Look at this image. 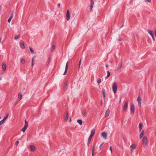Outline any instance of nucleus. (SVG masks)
<instances>
[{"instance_id": "nucleus-19", "label": "nucleus", "mask_w": 156, "mask_h": 156, "mask_svg": "<svg viewBox=\"0 0 156 156\" xmlns=\"http://www.w3.org/2000/svg\"><path fill=\"white\" fill-rule=\"evenodd\" d=\"M92 137L89 136L88 140V142H87V146H88L89 145V144L90 143L91 139Z\"/></svg>"}, {"instance_id": "nucleus-41", "label": "nucleus", "mask_w": 156, "mask_h": 156, "mask_svg": "<svg viewBox=\"0 0 156 156\" xmlns=\"http://www.w3.org/2000/svg\"><path fill=\"white\" fill-rule=\"evenodd\" d=\"M19 142L18 141H16V143H15V144H16V146H17L18 144H19Z\"/></svg>"}, {"instance_id": "nucleus-29", "label": "nucleus", "mask_w": 156, "mask_h": 156, "mask_svg": "<svg viewBox=\"0 0 156 156\" xmlns=\"http://www.w3.org/2000/svg\"><path fill=\"white\" fill-rule=\"evenodd\" d=\"M55 45H53L51 47V52H53L55 50Z\"/></svg>"}, {"instance_id": "nucleus-27", "label": "nucleus", "mask_w": 156, "mask_h": 156, "mask_svg": "<svg viewBox=\"0 0 156 156\" xmlns=\"http://www.w3.org/2000/svg\"><path fill=\"white\" fill-rule=\"evenodd\" d=\"M142 128V125L141 123H140L139 125V129L140 131Z\"/></svg>"}, {"instance_id": "nucleus-50", "label": "nucleus", "mask_w": 156, "mask_h": 156, "mask_svg": "<svg viewBox=\"0 0 156 156\" xmlns=\"http://www.w3.org/2000/svg\"><path fill=\"white\" fill-rule=\"evenodd\" d=\"M103 97H104V98H105V95H103Z\"/></svg>"}, {"instance_id": "nucleus-1", "label": "nucleus", "mask_w": 156, "mask_h": 156, "mask_svg": "<svg viewBox=\"0 0 156 156\" xmlns=\"http://www.w3.org/2000/svg\"><path fill=\"white\" fill-rule=\"evenodd\" d=\"M147 138L146 136H144L142 139L143 144L144 147L146 146L147 143Z\"/></svg>"}, {"instance_id": "nucleus-16", "label": "nucleus", "mask_w": 156, "mask_h": 156, "mask_svg": "<svg viewBox=\"0 0 156 156\" xmlns=\"http://www.w3.org/2000/svg\"><path fill=\"white\" fill-rule=\"evenodd\" d=\"M20 46L22 48L24 49L25 48V45L23 41H21L20 44Z\"/></svg>"}, {"instance_id": "nucleus-12", "label": "nucleus", "mask_w": 156, "mask_h": 156, "mask_svg": "<svg viewBox=\"0 0 156 156\" xmlns=\"http://www.w3.org/2000/svg\"><path fill=\"white\" fill-rule=\"evenodd\" d=\"M68 68V62H67L66 64V66L65 70V71L63 74L64 75H65L67 73Z\"/></svg>"}, {"instance_id": "nucleus-42", "label": "nucleus", "mask_w": 156, "mask_h": 156, "mask_svg": "<svg viewBox=\"0 0 156 156\" xmlns=\"http://www.w3.org/2000/svg\"><path fill=\"white\" fill-rule=\"evenodd\" d=\"M93 8V6L90 5V11L92 10V8Z\"/></svg>"}, {"instance_id": "nucleus-45", "label": "nucleus", "mask_w": 156, "mask_h": 156, "mask_svg": "<svg viewBox=\"0 0 156 156\" xmlns=\"http://www.w3.org/2000/svg\"><path fill=\"white\" fill-rule=\"evenodd\" d=\"M146 2H151V0H146Z\"/></svg>"}, {"instance_id": "nucleus-20", "label": "nucleus", "mask_w": 156, "mask_h": 156, "mask_svg": "<svg viewBox=\"0 0 156 156\" xmlns=\"http://www.w3.org/2000/svg\"><path fill=\"white\" fill-rule=\"evenodd\" d=\"M22 95L20 93L18 95V100L17 101H20L21 100V99H22Z\"/></svg>"}, {"instance_id": "nucleus-51", "label": "nucleus", "mask_w": 156, "mask_h": 156, "mask_svg": "<svg viewBox=\"0 0 156 156\" xmlns=\"http://www.w3.org/2000/svg\"><path fill=\"white\" fill-rule=\"evenodd\" d=\"M2 78L1 77H0V81L1 80Z\"/></svg>"}, {"instance_id": "nucleus-7", "label": "nucleus", "mask_w": 156, "mask_h": 156, "mask_svg": "<svg viewBox=\"0 0 156 156\" xmlns=\"http://www.w3.org/2000/svg\"><path fill=\"white\" fill-rule=\"evenodd\" d=\"M8 114H7L6 116L4 117L3 119L1 120L0 122V125H2L4 122L5 121V120L7 119L8 117Z\"/></svg>"}, {"instance_id": "nucleus-9", "label": "nucleus", "mask_w": 156, "mask_h": 156, "mask_svg": "<svg viewBox=\"0 0 156 156\" xmlns=\"http://www.w3.org/2000/svg\"><path fill=\"white\" fill-rule=\"evenodd\" d=\"M136 146L134 144H133L130 146V148L131 149V151H132L133 149L136 148Z\"/></svg>"}, {"instance_id": "nucleus-55", "label": "nucleus", "mask_w": 156, "mask_h": 156, "mask_svg": "<svg viewBox=\"0 0 156 156\" xmlns=\"http://www.w3.org/2000/svg\"><path fill=\"white\" fill-rule=\"evenodd\" d=\"M92 156H94V155H92Z\"/></svg>"}, {"instance_id": "nucleus-31", "label": "nucleus", "mask_w": 156, "mask_h": 156, "mask_svg": "<svg viewBox=\"0 0 156 156\" xmlns=\"http://www.w3.org/2000/svg\"><path fill=\"white\" fill-rule=\"evenodd\" d=\"M29 48L32 54H33L34 53V51L32 48L30 47H29Z\"/></svg>"}, {"instance_id": "nucleus-37", "label": "nucleus", "mask_w": 156, "mask_h": 156, "mask_svg": "<svg viewBox=\"0 0 156 156\" xmlns=\"http://www.w3.org/2000/svg\"><path fill=\"white\" fill-rule=\"evenodd\" d=\"M122 66V63H121L120 65H119V66H118L119 67H118V69H121V68Z\"/></svg>"}, {"instance_id": "nucleus-33", "label": "nucleus", "mask_w": 156, "mask_h": 156, "mask_svg": "<svg viewBox=\"0 0 156 156\" xmlns=\"http://www.w3.org/2000/svg\"><path fill=\"white\" fill-rule=\"evenodd\" d=\"M34 58H33L32 59V63H31V66H33L34 65Z\"/></svg>"}, {"instance_id": "nucleus-26", "label": "nucleus", "mask_w": 156, "mask_h": 156, "mask_svg": "<svg viewBox=\"0 0 156 156\" xmlns=\"http://www.w3.org/2000/svg\"><path fill=\"white\" fill-rule=\"evenodd\" d=\"M144 130H143L142 132L140 134V139H141L142 137L144 135Z\"/></svg>"}, {"instance_id": "nucleus-25", "label": "nucleus", "mask_w": 156, "mask_h": 156, "mask_svg": "<svg viewBox=\"0 0 156 156\" xmlns=\"http://www.w3.org/2000/svg\"><path fill=\"white\" fill-rule=\"evenodd\" d=\"M148 33L150 34V35L151 36L154 35L152 33V31L151 30H148Z\"/></svg>"}, {"instance_id": "nucleus-17", "label": "nucleus", "mask_w": 156, "mask_h": 156, "mask_svg": "<svg viewBox=\"0 0 156 156\" xmlns=\"http://www.w3.org/2000/svg\"><path fill=\"white\" fill-rule=\"evenodd\" d=\"M31 150L32 151H34L35 149V147L33 145H31L30 146Z\"/></svg>"}, {"instance_id": "nucleus-49", "label": "nucleus", "mask_w": 156, "mask_h": 156, "mask_svg": "<svg viewBox=\"0 0 156 156\" xmlns=\"http://www.w3.org/2000/svg\"><path fill=\"white\" fill-rule=\"evenodd\" d=\"M106 67L107 68L108 67V65H107V64L106 65Z\"/></svg>"}, {"instance_id": "nucleus-5", "label": "nucleus", "mask_w": 156, "mask_h": 156, "mask_svg": "<svg viewBox=\"0 0 156 156\" xmlns=\"http://www.w3.org/2000/svg\"><path fill=\"white\" fill-rule=\"evenodd\" d=\"M135 108L134 104H132L130 106V111L132 114H133L134 112Z\"/></svg>"}, {"instance_id": "nucleus-28", "label": "nucleus", "mask_w": 156, "mask_h": 156, "mask_svg": "<svg viewBox=\"0 0 156 156\" xmlns=\"http://www.w3.org/2000/svg\"><path fill=\"white\" fill-rule=\"evenodd\" d=\"M20 35H16L15 36L14 39L15 40H17L20 37Z\"/></svg>"}, {"instance_id": "nucleus-4", "label": "nucleus", "mask_w": 156, "mask_h": 156, "mask_svg": "<svg viewBox=\"0 0 156 156\" xmlns=\"http://www.w3.org/2000/svg\"><path fill=\"white\" fill-rule=\"evenodd\" d=\"M25 124L24 127L22 129V131L23 132H25L26 130L28 127V122L26 120H25Z\"/></svg>"}, {"instance_id": "nucleus-6", "label": "nucleus", "mask_w": 156, "mask_h": 156, "mask_svg": "<svg viewBox=\"0 0 156 156\" xmlns=\"http://www.w3.org/2000/svg\"><path fill=\"white\" fill-rule=\"evenodd\" d=\"M70 11L69 9H68L67 11L66 14V20L67 21H69L70 18V14L69 13Z\"/></svg>"}, {"instance_id": "nucleus-14", "label": "nucleus", "mask_w": 156, "mask_h": 156, "mask_svg": "<svg viewBox=\"0 0 156 156\" xmlns=\"http://www.w3.org/2000/svg\"><path fill=\"white\" fill-rule=\"evenodd\" d=\"M110 114V110L109 109H108L105 112V117H108L109 115Z\"/></svg>"}, {"instance_id": "nucleus-54", "label": "nucleus", "mask_w": 156, "mask_h": 156, "mask_svg": "<svg viewBox=\"0 0 156 156\" xmlns=\"http://www.w3.org/2000/svg\"><path fill=\"white\" fill-rule=\"evenodd\" d=\"M23 137V136H22V137L21 138H22Z\"/></svg>"}, {"instance_id": "nucleus-23", "label": "nucleus", "mask_w": 156, "mask_h": 156, "mask_svg": "<svg viewBox=\"0 0 156 156\" xmlns=\"http://www.w3.org/2000/svg\"><path fill=\"white\" fill-rule=\"evenodd\" d=\"M95 146L94 145L93 146V147H92V155H94V152L95 151Z\"/></svg>"}, {"instance_id": "nucleus-32", "label": "nucleus", "mask_w": 156, "mask_h": 156, "mask_svg": "<svg viewBox=\"0 0 156 156\" xmlns=\"http://www.w3.org/2000/svg\"><path fill=\"white\" fill-rule=\"evenodd\" d=\"M91 3L90 5L93 6L94 4V2L93 1V0H90Z\"/></svg>"}, {"instance_id": "nucleus-38", "label": "nucleus", "mask_w": 156, "mask_h": 156, "mask_svg": "<svg viewBox=\"0 0 156 156\" xmlns=\"http://www.w3.org/2000/svg\"><path fill=\"white\" fill-rule=\"evenodd\" d=\"M21 62L23 64H24L25 63V61L24 59H23L21 60Z\"/></svg>"}, {"instance_id": "nucleus-8", "label": "nucleus", "mask_w": 156, "mask_h": 156, "mask_svg": "<svg viewBox=\"0 0 156 156\" xmlns=\"http://www.w3.org/2000/svg\"><path fill=\"white\" fill-rule=\"evenodd\" d=\"M137 101H138V105L140 107L141 106V98L140 97V96H139V97L138 98Z\"/></svg>"}, {"instance_id": "nucleus-22", "label": "nucleus", "mask_w": 156, "mask_h": 156, "mask_svg": "<svg viewBox=\"0 0 156 156\" xmlns=\"http://www.w3.org/2000/svg\"><path fill=\"white\" fill-rule=\"evenodd\" d=\"M2 68L4 71H5L6 68V65L4 63L2 65Z\"/></svg>"}, {"instance_id": "nucleus-40", "label": "nucleus", "mask_w": 156, "mask_h": 156, "mask_svg": "<svg viewBox=\"0 0 156 156\" xmlns=\"http://www.w3.org/2000/svg\"><path fill=\"white\" fill-rule=\"evenodd\" d=\"M104 143H103L102 144H101L100 145V146H99V149L100 150L101 148V147H102V145H103V144Z\"/></svg>"}, {"instance_id": "nucleus-10", "label": "nucleus", "mask_w": 156, "mask_h": 156, "mask_svg": "<svg viewBox=\"0 0 156 156\" xmlns=\"http://www.w3.org/2000/svg\"><path fill=\"white\" fill-rule=\"evenodd\" d=\"M68 117H69L68 112L67 111H66V115L64 118V121L65 122H66L67 120L68 119Z\"/></svg>"}, {"instance_id": "nucleus-30", "label": "nucleus", "mask_w": 156, "mask_h": 156, "mask_svg": "<svg viewBox=\"0 0 156 156\" xmlns=\"http://www.w3.org/2000/svg\"><path fill=\"white\" fill-rule=\"evenodd\" d=\"M77 122L80 125H81L82 124V121L81 119L77 120Z\"/></svg>"}, {"instance_id": "nucleus-39", "label": "nucleus", "mask_w": 156, "mask_h": 156, "mask_svg": "<svg viewBox=\"0 0 156 156\" xmlns=\"http://www.w3.org/2000/svg\"><path fill=\"white\" fill-rule=\"evenodd\" d=\"M122 38L121 37H119L118 39V41H122Z\"/></svg>"}, {"instance_id": "nucleus-36", "label": "nucleus", "mask_w": 156, "mask_h": 156, "mask_svg": "<svg viewBox=\"0 0 156 156\" xmlns=\"http://www.w3.org/2000/svg\"><path fill=\"white\" fill-rule=\"evenodd\" d=\"M81 59H80L79 61V67H78L79 69H80V66L81 63Z\"/></svg>"}, {"instance_id": "nucleus-11", "label": "nucleus", "mask_w": 156, "mask_h": 156, "mask_svg": "<svg viewBox=\"0 0 156 156\" xmlns=\"http://www.w3.org/2000/svg\"><path fill=\"white\" fill-rule=\"evenodd\" d=\"M101 136L105 138H106L107 136V134L105 132H102L101 134Z\"/></svg>"}, {"instance_id": "nucleus-52", "label": "nucleus", "mask_w": 156, "mask_h": 156, "mask_svg": "<svg viewBox=\"0 0 156 156\" xmlns=\"http://www.w3.org/2000/svg\"><path fill=\"white\" fill-rule=\"evenodd\" d=\"M123 25H122V27H123Z\"/></svg>"}, {"instance_id": "nucleus-21", "label": "nucleus", "mask_w": 156, "mask_h": 156, "mask_svg": "<svg viewBox=\"0 0 156 156\" xmlns=\"http://www.w3.org/2000/svg\"><path fill=\"white\" fill-rule=\"evenodd\" d=\"M107 75L105 77V79H107L108 77H109L111 75V73L109 71H107Z\"/></svg>"}, {"instance_id": "nucleus-48", "label": "nucleus", "mask_w": 156, "mask_h": 156, "mask_svg": "<svg viewBox=\"0 0 156 156\" xmlns=\"http://www.w3.org/2000/svg\"><path fill=\"white\" fill-rule=\"evenodd\" d=\"M154 33H155V37H156V29H155L154 31Z\"/></svg>"}, {"instance_id": "nucleus-44", "label": "nucleus", "mask_w": 156, "mask_h": 156, "mask_svg": "<svg viewBox=\"0 0 156 156\" xmlns=\"http://www.w3.org/2000/svg\"><path fill=\"white\" fill-rule=\"evenodd\" d=\"M102 92H103V95H105V89H103L102 90Z\"/></svg>"}, {"instance_id": "nucleus-2", "label": "nucleus", "mask_w": 156, "mask_h": 156, "mask_svg": "<svg viewBox=\"0 0 156 156\" xmlns=\"http://www.w3.org/2000/svg\"><path fill=\"white\" fill-rule=\"evenodd\" d=\"M117 87L115 82H114L112 85V90L114 94H115L117 92Z\"/></svg>"}, {"instance_id": "nucleus-3", "label": "nucleus", "mask_w": 156, "mask_h": 156, "mask_svg": "<svg viewBox=\"0 0 156 156\" xmlns=\"http://www.w3.org/2000/svg\"><path fill=\"white\" fill-rule=\"evenodd\" d=\"M128 101H126L125 102L124 105L123 106L122 110L123 111L125 112V111L126 109H127V108H128Z\"/></svg>"}, {"instance_id": "nucleus-24", "label": "nucleus", "mask_w": 156, "mask_h": 156, "mask_svg": "<svg viewBox=\"0 0 156 156\" xmlns=\"http://www.w3.org/2000/svg\"><path fill=\"white\" fill-rule=\"evenodd\" d=\"M67 83H68V81H66L65 82L63 85V88L64 89H65L66 87L67 86Z\"/></svg>"}, {"instance_id": "nucleus-53", "label": "nucleus", "mask_w": 156, "mask_h": 156, "mask_svg": "<svg viewBox=\"0 0 156 156\" xmlns=\"http://www.w3.org/2000/svg\"><path fill=\"white\" fill-rule=\"evenodd\" d=\"M70 121H71V119L70 117Z\"/></svg>"}, {"instance_id": "nucleus-18", "label": "nucleus", "mask_w": 156, "mask_h": 156, "mask_svg": "<svg viewBox=\"0 0 156 156\" xmlns=\"http://www.w3.org/2000/svg\"><path fill=\"white\" fill-rule=\"evenodd\" d=\"M82 115L84 117H85L87 116V112L85 110H83L82 111Z\"/></svg>"}, {"instance_id": "nucleus-47", "label": "nucleus", "mask_w": 156, "mask_h": 156, "mask_svg": "<svg viewBox=\"0 0 156 156\" xmlns=\"http://www.w3.org/2000/svg\"><path fill=\"white\" fill-rule=\"evenodd\" d=\"M152 37V39H153V40L154 41H155V38L154 37V35L151 36Z\"/></svg>"}, {"instance_id": "nucleus-46", "label": "nucleus", "mask_w": 156, "mask_h": 156, "mask_svg": "<svg viewBox=\"0 0 156 156\" xmlns=\"http://www.w3.org/2000/svg\"><path fill=\"white\" fill-rule=\"evenodd\" d=\"M57 6L58 8H60V3H58L57 5Z\"/></svg>"}, {"instance_id": "nucleus-35", "label": "nucleus", "mask_w": 156, "mask_h": 156, "mask_svg": "<svg viewBox=\"0 0 156 156\" xmlns=\"http://www.w3.org/2000/svg\"><path fill=\"white\" fill-rule=\"evenodd\" d=\"M50 58H49L47 61V65H48L49 64V63L50 62Z\"/></svg>"}, {"instance_id": "nucleus-15", "label": "nucleus", "mask_w": 156, "mask_h": 156, "mask_svg": "<svg viewBox=\"0 0 156 156\" xmlns=\"http://www.w3.org/2000/svg\"><path fill=\"white\" fill-rule=\"evenodd\" d=\"M13 11H12V14H11V15L10 16V17L9 18L8 20V21L9 23H10V22L11 19H12V18L13 17Z\"/></svg>"}, {"instance_id": "nucleus-34", "label": "nucleus", "mask_w": 156, "mask_h": 156, "mask_svg": "<svg viewBox=\"0 0 156 156\" xmlns=\"http://www.w3.org/2000/svg\"><path fill=\"white\" fill-rule=\"evenodd\" d=\"M101 80L100 78H98L97 80V82L98 83H101Z\"/></svg>"}, {"instance_id": "nucleus-43", "label": "nucleus", "mask_w": 156, "mask_h": 156, "mask_svg": "<svg viewBox=\"0 0 156 156\" xmlns=\"http://www.w3.org/2000/svg\"><path fill=\"white\" fill-rule=\"evenodd\" d=\"M109 149L111 151V153H112V147L111 146L110 147Z\"/></svg>"}, {"instance_id": "nucleus-13", "label": "nucleus", "mask_w": 156, "mask_h": 156, "mask_svg": "<svg viewBox=\"0 0 156 156\" xmlns=\"http://www.w3.org/2000/svg\"><path fill=\"white\" fill-rule=\"evenodd\" d=\"M95 130L94 129H93L91 131L90 134V136L93 137L95 134Z\"/></svg>"}]
</instances>
